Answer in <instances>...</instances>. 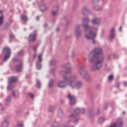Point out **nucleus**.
<instances>
[{"label":"nucleus","mask_w":127,"mask_h":127,"mask_svg":"<svg viewBox=\"0 0 127 127\" xmlns=\"http://www.w3.org/2000/svg\"><path fill=\"white\" fill-rule=\"evenodd\" d=\"M102 49L100 48H96L94 51H92L90 54L89 61L91 63H93L94 61H96L95 64L92 67L93 70L96 69H100L102 67V62H103V56L100 55L102 54Z\"/></svg>","instance_id":"1"},{"label":"nucleus","mask_w":127,"mask_h":127,"mask_svg":"<svg viewBox=\"0 0 127 127\" xmlns=\"http://www.w3.org/2000/svg\"><path fill=\"white\" fill-rule=\"evenodd\" d=\"M89 22V19L88 18L83 19V25L85 31L89 30L90 31L89 33L88 34H85V37L87 39H94V37H96V32L93 31H97L98 30V28L93 27H91L88 26V23Z\"/></svg>","instance_id":"2"},{"label":"nucleus","mask_w":127,"mask_h":127,"mask_svg":"<svg viewBox=\"0 0 127 127\" xmlns=\"http://www.w3.org/2000/svg\"><path fill=\"white\" fill-rule=\"evenodd\" d=\"M64 80L65 81V82L68 81L69 85L72 88H74L76 87V88H80L81 86H82V83L80 82H78L76 83V81H77V77L75 75L71 76L69 78H67L66 75H64Z\"/></svg>","instance_id":"3"},{"label":"nucleus","mask_w":127,"mask_h":127,"mask_svg":"<svg viewBox=\"0 0 127 127\" xmlns=\"http://www.w3.org/2000/svg\"><path fill=\"white\" fill-rule=\"evenodd\" d=\"M3 52L5 54L4 61H6L10 57V49L8 48H5L3 50Z\"/></svg>","instance_id":"4"},{"label":"nucleus","mask_w":127,"mask_h":127,"mask_svg":"<svg viewBox=\"0 0 127 127\" xmlns=\"http://www.w3.org/2000/svg\"><path fill=\"white\" fill-rule=\"evenodd\" d=\"M67 98L69 100V103L70 104V105H74V104L76 103V98L75 97V96L69 93L68 94Z\"/></svg>","instance_id":"5"},{"label":"nucleus","mask_w":127,"mask_h":127,"mask_svg":"<svg viewBox=\"0 0 127 127\" xmlns=\"http://www.w3.org/2000/svg\"><path fill=\"white\" fill-rule=\"evenodd\" d=\"M36 38V34L34 35H30L29 37V42H31V41H34Z\"/></svg>","instance_id":"6"},{"label":"nucleus","mask_w":127,"mask_h":127,"mask_svg":"<svg viewBox=\"0 0 127 127\" xmlns=\"http://www.w3.org/2000/svg\"><path fill=\"white\" fill-rule=\"evenodd\" d=\"M75 34L76 35V37L80 36L81 35V32H80V27H79V26H76L75 28Z\"/></svg>","instance_id":"7"},{"label":"nucleus","mask_w":127,"mask_h":127,"mask_svg":"<svg viewBox=\"0 0 127 127\" xmlns=\"http://www.w3.org/2000/svg\"><path fill=\"white\" fill-rule=\"evenodd\" d=\"M58 86L59 88H65L66 84L63 81H59L58 83Z\"/></svg>","instance_id":"8"},{"label":"nucleus","mask_w":127,"mask_h":127,"mask_svg":"<svg viewBox=\"0 0 127 127\" xmlns=\"http://www.w3.org/2000/svg\"><path fill=\"white\" fill-rule=\"evenodd\" d=\"M91 22L93 24H95V25H97L99 24L100 22H101V20H100V19H98V18L93 19L92 20Z\"/></svg>","instance_id":"9"},{"label":"nucleus","mask_w":127,"mask_h":127,"mask_svg":"<svg viewBox=\"0 0 127 127\" xmlns=\"http://www.w3.org/2000/svg\"><path fill=\"white\" fill-rule=\"evenodd\" d=\"M115 37V28H112L110 31V38L113 39Z\"/></svg>","instance_id":"10"},{"label":"nucleus","mask_w":127,"mask_h":127,"mask_svg":"<svg viewBox=\"0 0 127 127\" xmlns=\"http://www.w3.org/2000/svg\"><path fill=\"white\" fill-rule=\"evenodd\" d=\"M16 70L17 72H19V71H21V70H22V65L21 64V63L16 66Z\"/></svg>","instance_id":"11"},{"label":"nucleus","mask_w":127,"mask_h":127,"mask_svg":"<svg viewBox=\"0 0 127 127\" xmlns=\"http://www.w3.org/2000/svg\"><path fill=\"white\" fill-rule=\"evenodd\" d=\"M16 81H17V77H11L9 78V82L10 83L12 82H15Z\"/></svg>","instance_id":"12"},{"label":"nucleus","mask_w":127,"mask_h":127,"mask_svg":"<svg viewBox=\"0 0 127 127\" xmlns=\"http://www.w3.org/2000/svg\"><path fill=\"white\" fill-rule=\"evenodd\" d=\"M0 13L1 14V16L0 17V25H1L3 21V15H2V11L1 10H0Z\"/></svg>","instance_id":"13"},{"label":"nucleus","mask_w":127,"mask_h":127,"mask_svg":"<svg viewBox=\"0 0 127 127\" xmlns=\"http://www.w3.org/2000/svg\"><path fill=\"white\" fill-rule=\"evenodd\" d=\"M8 126V122L4 121L2 125V127H6Z\"/></svg>","instance_id":"14"},{"label":"nucleus","mask_w":127,"mask_h":127,"mask_svg":"<svg viewBox=\"0 0 127 127\" xmlns=\"http://www.w3.org/2000/svg\"><path fill=\"white\" fill-rule=\"evenodd\" d=\"M18 92L16 91V92H13L12 93V95L13 96V97H15V98H16V97H18Z\"/></svg>","instance_id":"15"},{"label":"nucleus","mask_w":127,"mask_h":127,"mask_svg":"<svg viewBox=\"0 0 127 127\" xmlns=\"http://www.w3.org/2000/svg\"><path fill=\"white\" fill-rule=\"evenodd\" d=\"M47 8L45 5L43 4L42 6L41 7V10L42 11H44V10H46Z\"/></svg>","instance_id":"16"},{"label":"nucleus","mask_w":127,"mask_h":127,"mask_svg":"<svg viewBox=\"0 0 127 127\" xmlns=\"http://www.w3.org/2000/svg\"><path fill=\"white\" fill-rule=\"evenodd\" d=\"M21 18L23 19V20H26L27 19V16H26L25 15H22L21 16Z\"/></svg>","instance_id":"17"},{"label":"nucleus","mask_w":127,"mask_h":127,"mask_svg":"<svg viewBox=\"0 0 127 127\" xmlns=\"http://www.w3.org/2000/svg\"><path fill=\"white\" fill-rule=\"evenodd\" d=\"M53 80H51L49 84V88H51L52 87V85H53Z\"/></svg>","instance_id":"18"},{"label":"nucleus","mask_w":127,"mask_h":127,"mask_svg":"<svg viewBox=\"0 0 127 127\" xmlns=\"http://www.w3.org/2000/svg\"><path fill=\"white\" fill-rule=\"evenodd\" d=\"M84 109H81V110H80V109L79 108H77L76 109V113H82V112H84Z\"/></svg>","instance_id":"19"},{"label":"nucleus","mask_w":127,"mask_h":127,"mask_svg":"<svg viewBox=\"0 0 127 127\" xmlns=\"http://www.w3.org/2000/svg\"><path fill=\"white\" fill-rule=\"evenodd\" d=\"M42 56V54H40L38 56V60L40 62H41V61H42V59L41 58Z\"/></svg>","instance_id":"20"},{"label":"nucleus","mask_w":127,"mask_h":127,"mask_svg":"<svg viewBox=\"0 0 127 127\" xmlns=\"http://www.w3.org/2000/svg\"><path fill=\"white\" fill-rule=\"evenodd\" d=\"M109 80L110 81H112L114 79V76L113 75H111L108 77Z\"/></svg>","instance_id":"21"},{"label":"nucleus","mask_w":127,"mask_h":127,"mask_svg":"<svg viewBox=\"0 0 127 127\" xmlns=\"http://www.w3.org/2000/svg\"><path fill=\"white\" fill-rule=\"evenodd\" d=\"M12 88H13V86L11 84H9L8 86L7 89H8V90H11V89H12Z\"/></svg>","instance_id":"22"},{"label":"nucleus","mask_w":127,"mask_h":127,"mask_svg":"<svg viewBox=\"0 0 127 127\" xmlns=\"http://www.w3.org/2000/svg\"><path fill=\"white\" fill-rule=\"evenodd\" d=\"M37 87L38 88H40V87H41L40 82H39V81H38L37 82Z\"/></svg>","instance_id":"23"},{"label":"nucleus","mask_w":127,"mask_h":127,"mask_svg":"<svg viewBox=\"0 0 127 127\" xmlns=\"http://www.w3.org/2000/svg\"><path fill=\"white\" fill-rule=\"evenodd\" d=\"M57 12H58V11H57V10L53 11H52V14H53V15H56V14H57Z\"/></svg>","instance_id":"24"},{"label":"nucleus","mask_w":127,"mask_h":127,"mask_svg":"<svg viewBox=\"0 0 127 127\" xmlns=\"http://www.w3.org/2000/svg\"><path fill=\"white\" fill-rule=\"evenodd\" d=\"M29 96H30V98H31L32 99H34V95H33V94L30 93Z\"/></svg>","instance_id":"25"},{"label":"nucleus","mask_w":127,"mask_h":127,"mask_svg":"<svg viewBox=\"0 0 127 127\" xmlns=\"http://www.w3.org/2000/svg\"><path fill=\"white\" fill-rule=\"evenodd\" d=\"M83 12H88V9H87V8H84L83 9Z\"/></svg>","instance_id":"26"},{"label":"nucleus","mask_w":127,"mask_h":127,"mask_svg":"<svg viewBox=\"0 0 127 127\" xmlns=\"http://www.w3.org/2000/svg\"><path fill=\"white\" fill-rule=\"evenodd\" d=\"M16 127H23V125H22V124H18Z\"/></svg>","instance_id":"27"},{"label":"nucleus","mask_w":127,"mask_h":127,"mask_svg":"<svg viewBox=\"0 0 127 127\" xmlns=\"http://www.w3.org/2000/svg\"><path fill=\"white\" fill-rule=\"evenodd\" d=\"M70 72H71V70L68 69L67 72H64V74H65V75H66V74H69V73H70Z\"/></svg>","instance_id":"28"},{"label":"nucleus","mask_w":127,"mask_h":127,"mask_svg":"<svg viewBox=\"0 0 127 127\" xmlns=\"http://www.w3.org/2000/svg\"><path fill=\"white\" fill-rule=\"evenodd\" d=\"M102 122H104V118H100L99 119V123H102Z\"/></svg>","instance_id":"29"},{"label":"nucleus","mask_w":127,"mask_h":127,"mask_svg":"<svg viewBox=\"0 0 127 127\" xmlns=\"http://www.w3.org/2000/svg\"><path fill=\"white\" fill-rule=\"evenodd\" d=\"M9 38H10V39H11L12 38H14V35H10V36H9Z\"/></svg>","instance_id":"30"},{"label":"nucleus","mask_w":127,"mask_h":127,"mask_svg":"<svg viewBox=\"0 0 127 127\" xmlns=\"http://www.w3.org/2000/svg\"><path fill=\"white\" fill-rule=\"evenodd\" d=\"M19 55H23V51H20L18 53Z\"/></svg>","instance_id":"31"},{"label":"nucleus","mask_w":127,"mask_h":127,"mask_svg":"<svg viewBox=\"0 0 127 127\" xmlns=\"http://www.w3.org/2000/svg\"><path fill=\"white\" fill-rule=\"evenodd\" d=\"M63 113V112H62V111L60 110V111H59V116L62 115Z\"/></svg>","instance_id":"32"},{"label":"nucleus","mask_w":127,"mask_h":127,"mask_svg":"<svg viewBox=\"0 0 127 127\" xmlns=\"http://www.w3.org/2000/svg\"><path fill=\"white\" fill-rule=\"evenodd\" d=\"M95 9L96 10H99V6H97L96 7H95Z\"/></svg>","instance_id":"33"},{"label":"nucleus","mask_w":127,"mask_h":127,"mask_svg":"<svg viewBox=\"0 0 127 127\" xmlns=\"http://www.w3.org/2000/svg\"><path fill=\"white\" fill-rule=\"evenodd\" d=\"M38 69H41V65H37Z\"/></svg>","instance_id":"34"},{"label":"nucleus","mask_w":127,"mask_h":127,"mask_svg":"<svg viewBox=\"0 0 127 127\" xmlns=\"http://www.w3.org/2000/svg\"><path fill=\"white\" fill-rule=\"evenodd\" d=\"M100 0H93L94 2H98Z\"/></svg>","instance_id":"35"},{"label":"nucleus","mask_w":127,"mask_h":127,"mask_svg":"<svg viewBox=\"0 0 127 127\" xmlns=\"http://www.w3.org/2000/svg\"><path fill=\"white\" fill-rule=\"evenodd\" d=\"M9 100H10V96L8 97L7 102H9Z\"/></svg>","instance_id":"36"},{"label":"nucleus","mask_w":127,"mask_h":127,"mask_svg":"<svg viewBox=\"0 0 127 127\" xmlns=\"http://www.w3.org/2000/svg\"><path fill=\"white\" fill-rule=\"evenodd\" d=\"M122 29H123V27H120V28H119L120 31H122Z\"/></svg>","instance_id":"37"},{"label":"nucleus","mask_w":127,"mask_h":127,"mask_svg":"<svg viewBox=\"0 0 127 127\" xmlns=\"http://www.w3.org/2000/svg\"><path fill=\"white\" fill-rule=\"evenodd\" d=\"M36 48H37L36 47H34L33 50L34 51L36 50Z\"/></svg>","instance_id":"38"},{"label":"nucleus","mask_w":127,"mask_h":127,"mask_svg":"<svg viewBox=\"0 0 127 127\" xmlns=\"http://www.w3.org/2000/svg\"><path fill=\"white\" fill-rule=\"evenodd\" d=\"M13 60V61L15 62V61H16L17 60V59H14Z\"/></svg>","instance_id":"39"},{"label":"nucleus","mask_w":127,"mask_h":127,"mask_svg":"<svg viewBox=\"0 0 127 127\" xmlns=\"http://www.w3.org/2000/svg\"><path fill=\"white\" fill-rule=\"evenodd\" d=\"M92 42H93V44H95V40H93Z\"/></svg>","instance_id":"40"},{"label":"nucleus","mask_w":127,"mask_h":127,"mask_svg":"<svg viewBox=\"0 0 127 127\" xmlns=\"http://www.w3.org/2000/svg\"><path fill=\"white\" fill-rule=\"evenodd\" d=\"M125 86H127V82H124Z\"/></svg>","instance_id":"41"},{"label":"nucleus","mask_w":127,"mask_h":127,"mask_svg":"<svg viewBox=\"0 0 127 127\" xmlns=\"http://www.w3.org/2000/svg\"><path fill=\"white\" fill-rule=\"evenodd\" d=\"M39 18V17L37 16V20H38Z\"/></svg>","instance_id":"42"},{"label":"nucleus","mask_w":127,"mask_h":127,"mask_svg":"<svg viewBox=\"0 0 127 127\" xmlns=\"http://www.w3.org/2000/svg\"><path fill=\"white\" fill-rule=\"evenodd\" d=\"M58 29H59V28H57V31H58Z\"/></svg>","instance_id":"43"},{"label":"nucleus","mask_w":127,"mask_h":127,"mask_svg":"<svg viewBox=\"0 0 127 127\" xmlns=\"http://www.w3.org/2000/svg\"><path fill=\"white\" fill-rule=\"evenodd\" d=\"M125 114V113L124 112H123V114Z\"/></svg>","instance_id":"44"},{"label":"nucleus","mask_w":127,"mask_h":127,"mask_svg":"<svg viewBox=\"0 0 127 127\" xmlns=\"http://www.w3.org/2000/svg\"><path fill=\"white\" fill-rule=\"evenodd\" d=\"M49 110L50 111V112H51V111L50 110V109H49Z\"/></svg>","instance_id":"45"},{"label":"nucleus","mask_w":127,"mask_h":127,"mask_svg":"<svg viewBox=\"0 0 127 127\" xmlns=\"http://www.w3.org/2000/svg\"><path fill=\"white\" fill-rule=\"evenodd\" d=\"M65 67H66V68H67V66H66Z\"/></svg>","instance_id":"46"},{"label":"nucleus","mask_w":127,"mask_h":127,"mask_svg":"<svg viewBox=\"0 0 127 127\" xmlns=\"http://www.w3.org/2000/svg\"><path fill=\"white\" fill-rule=\"evenodd\" d=\"M68 65V66H69V64H67Z\"/></svg>","instance_id":"47"}]
</instances>
